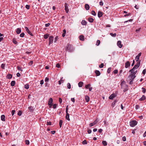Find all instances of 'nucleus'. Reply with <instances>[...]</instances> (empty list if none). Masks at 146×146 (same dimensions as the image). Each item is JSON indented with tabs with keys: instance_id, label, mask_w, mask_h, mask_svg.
I'll return each mask as SVG.
<instances>
[{
	"instance_id": "nucleus-1",
	"label": "nucleus",
	"mask_w": 146,
	"mask_h": 146,
	"mask_svg": "<svg viewBox=\"0 0 146 146\" xmlns=\"http://www.w3.org/2000/svg\"><path fill=\"white\" fill-rule=\"evenodd\" d=\"M131 71L130 70L129 71V72H131V74L129 75V76L131 77V79H132L134 80L135 78L136 77V76L135 74H136L137 72V70H133V71Z\"/></svg>"
},
{
	"instance_id": "nucleus-2",
	"label": "nucleus",
	"mask_w": 146,
	"mask_h": 146,
	"mask_svg": "<svg viewBox=\"0 0 146 146\" xmlns=\"http://www.w3.org/2000/svg\"><path fill=\"white\" fill-rule=\"evenodd\" d=\"M74 50L73 46L70 44H67L66 46V50L69 52H72Z\"/></svg>"
},
{
	"instance_id": "nucleus-3",
	"label": "nucleus",
	"mask_w": 146,
	"mask_h": 146,
	"mask_svg": "<svg viewBox=\"0 0 146 146\" xmlns=\"http://www.w3.org/2000/svg\"><path fill=\"white\" fill-rule=\"evenodd\" d=\"M137 122L136 120H133L129 122V124L131 127H133L136 125Z\"/></svg>"
},
{
	"instance_id": "nucleus-4",
	"label": "nucleus",
	"mask_w": 146,
	"mask_h": 146,
	"mask_svg": "<svg viewBox=\"0 0 146 146\" xmlns=\"http://www.w3.org/2000/svg\"><path fill=\"white\" fill-rule=\"evenodd\" d=\"M140 64V61H138L136 64H135L134 67L131 70V71H133V70H136V69L139 66Z\"/></svg>"
},
{
	"instance_id": "nucleus-5",
	"label": "nucleus",
	"mask_w": 146,
	"mask_h": 146,
	"mask_svg": "<svg viewBox=\"0 0 146 146\" xmlns=\"http://www.w3.org/2000/svg\"><path fill=\"white\" fill-rule=\"evenodd\" d=\"M49 44L50 45V44H52L53 42L54 37L53 36H51L49 37Z\"/></svg>"
},
{
	"instance_id": "nucleus-6",
	"label": "nucleus",
	"mask_w": 146,
	"mask_h": 146,
	"mask_svg": "<svg viewBox=\"0 0 146 146\" xmlns=\"http://www.w3.org/2000/svg\"><path fill=\"white\" fill-rule=\"evenodd\" d=\"M98 120L97 119H96L94 121V122L91 123L90 124V126L91 127L94 126V125L96 124L98 122Z\"/></svg>"
},
{
	"instance_id": "nucleus-7",
	"label": "nucleus",
	"mask_w": 146,
	"mask_h": 146,
	"mask_svg": "<svg viewBox=\"0 0 146 146\" xmlns=\"http://www.w3.org/2000/svg\"><path fill=\"white\" fill-rule=\"evenodd\" d=\"M68 4L66 3H65L64 4V6H65V10L66 12L67 13H68L69 12V9L68 8Z\"/></svg>"
},
{
	"instance_id": "nucleus-8",
	"label": "nucleus",
	"mask_w": 146,
	"mask_h": 146,
	"mask_svg": "<svg viewBox=\"0 0 146 146\" xmlns=\"http://www.w3.org/2000/svg\"><path fill=\"white\" fill-rule=\"evenodd\" d=\"M25 29L26 31H27V32L30 35H31V36H33V34L32 33H31V32H30L29 29L27 27H25Z\"/></svg>"
},
{
	"instance_id": "nucleus-9",
	"label": "nucleus",
	"mask_w": 146,
	"mask_h": 146,
	"mask_svg": "<svg viewBox=\"0 0 146 146\" xmlns=\"http://www.w3.org/2000/svg\"><path fill=\"white\" fill-rule=\"evenodd\" d=\"M116 96V95L114 93L112 94L109 97V98L110 99L113 100V99Z\"/></svg>"
},
{
	"instance_id": "nucleus-10",
	"label": "nucleus",
	"mask_w": 146,
	"mask_h": 146,
	"mask_svg": "<svg viewBox=\"0 0 146 146\" xmlns=\"http://www.w3.org/2000/svg\"><path fill=\"white\" fill-rule=\"evenodd\" d=\"M130 62L129 61H127L125 63V67L126 68H127L130 66Z\"/></svg>"
},
{
	"instance_id": "nucleus-11",
	"label": "nucleus",
	"mask_w": 146,
	"mask_h": 146,
	"mask_svg": "<svg viewBox=\"0 0 146 146\" xmlns=\"http://www.w3.org/2000/svg\"><path fill=\"white\" fill-rule=\"evenodd\" d=\"M117 44L118 47L120 48H121L123 46V45L121 44V42L120 40L117 41Z\"/></svg>"
},
{
	"instance_id": "nucleus-12",
	"label": "nucleus",
	"mask_w": 146,
	"mask_h": 146,
	"mask_svg": "<svg viewBox=\"0 0 146 146\" xmlns=\"http://www.w3.org/2000/svg\"><path fill=\"white\" fill-rule=\"evenodd\" d=\"M98 17L99 18H100L103 15L102 12L100 11H98Z\"/></svg>"
},
{
	"instance_id": "nucleus-13",
	"label": "nucleus",
	"mask_w": 146,
	"mask_h": 146,
	"mask_svg": "<svg viewBox=\"0 0 146 146\" xmlns=\"http://www.w3.org/2000/svg\"><path fill=\"white\" fill-rule=\"evenodd\" d=\"M66 119L68 120V121H70V119L69 118V114L68 112L66 113Z\"/></svg>"
},
{
	"instance_id": "nucleus-14",
	"label": "nucleus",
	"mask_w": 146,
	"mask_h": 146,
	"mask_svg": "<svg viewBox=\"0 0 146 146\" xmlns=\"http://www.w3.org/2000/svg\"><path fill=\"white\" fill-rule=\"evenodd\" d=\"M21 28H18L17 29L16 33L17 34H19L21 32Z\"/></svg>"
},
{
	"instance_id": "nucleus-15",
	"label": "nucleus",
	"mask_w": 146,
	"mask_h": 146,
	"mask_svg": "<svg viewBox=\"0 0 146 146\" xmlns=\"http://www.w3.org/2000/svg\"><path fill=\"white\" fill-rule=\"evenodd\" d=\"M5 116L4 115H2L1 116V120L3 121H5Z\"/></svg>"
},
{
	"instance_id": "nucleus-16",
	"label": "nucleus",
	"mask_w": 146,
	"mask_h": 146,
	"mask_svg": "<svg viewBox=\"0 0 146 146\" xmlns=\"http://www.w3.org/2000/svg\"><path fill=\"white\" fill-rule=\"evenodd\" d=\"M84 84V83L82 82H80L78 83V86L79 87H82Z\"/></svg>"
},
{
	"instance_id": "nucleus-17",
	"label": "nucleus",
	"mask_w": 146,
	"mask_h": 146,
	"mask_svg": "<svg viewBox=\"0 0 146 146\" xmlns=\"http://www.w3.org/2000/svg\"><path fill=\"white\" fill-rule=\"evenodd\" d=\"M85 8L87 10H88L89 9L90 6L89 5L87 4H86L85 6Z\"/></svg>"
},
{
	"instance_id": "nucleus-18",
	"label": "nucleus",
	"mask_w": 146,
	"mask_h": 146,
	"mask_svg": "<svg viewBox=\"0 0 146 146\" xmlns=\"http://www.w3.org/2000/svg\"><path fill=\"white\" fill-rule=\"evenodd\" d=\"M95 72L97 76H99L100 74V73L99 70H96L95 71Z\"/></svg>"
},
{
	"instance_id": "nucleus-19",
	"label": "nucleus",
	"mask_w": 146,
	"mask_h": 146,
	"mask_svg": "<svg viewBox=\"0 0 146 146\" xmlns=\"http://www.w3.org/2000/svg\"><path fill=\"white\" fill-rule=\"evenodd\" d=\"M145 99V97L144 95H143L142 96V97L141 98H140L139 99V100L140 101H142L144 100Z\"/></svg>"
},
{
	"instance_id": "nucleus-20",
	"label": "nucleus",
	"mask_w": 146,
	"mask_h": 146,
	"mask_svg": "<svg viewBox=\"0 0 146 146\" xmlns=\"http://www.w3.org/2000/svg\"><path fill=\"white\" fill-rule=\"evenodd\" d=\"M88 21L90 23H92L94 21V19L92 18L89 17L88 18Z\"/></svg>"
},
{
	"instance_id": "nucleus-21",
	"label": "nucleus",
	"mask_w": 146,
	"mask_h": 146,
	"mask_svg": "<svg viewBox=\"0 0 146 146\" xmlns=\"http://www.w3.org/2000/svg\"><path fill=\"white\" fill-rule=\"evenodd\" d=\"M85 99L86 102H88L90 100V98L88 96H86L85 97Z\"/></svg>"
},
{
	"instance_id": "nucleus-22",
	"label": "nucleus",
	"mask_w": 146,
	"mask_h": 146,
	"mask_svg": "<svg viewBox=\"0 0 146 146\" xmlns=\"http://www.w3.org/2000/svg\"><path fill=\"white\" fill-rule=\"evenodd\" d=\"M53 102V99L52 98H50L48 102V104L50 105L51 104H52Z\"/></svg>"
},
{
	"instance_id": "nucleus-23",
	"label": "nucleus",
	"mask_w": 146,
	"mask_h": 146,
	"mask_svg": "<svg viewBox=\"0 0 146 146\" xmlns=\"http://www.w3.org/2000/svg\"><path fill=\"white\" fill-rule=\"evenodd\" d=\"M6 77L8 79H11L12 77V75L11 74H8L7 75Z\"/></svg>"
},
{
	"instance_id": "nucleus-24",
	"label": "nucleus",
	"mask_w": 146,
	"mask_h": 146,
	"mask_svg": "<svg viewBox=\"0 0 146 146\" xmlns=\"http://www.w3.org/2000/svg\"><path fill=\"white\" fill-rule=\"evenodd\" d=\"M63 78V77L61 78L60 80L58 81V83L59 85H60L62 83L64 82V80H62Z\"/></svg>"
},
{
	"instance_id": "nucleus-25",
	"label": "nucleus",
	"mask_w": 146,
	"mask_h": 146,
	"mask_svg": "<svg viewBox=\"0 0 146 146\" xmlns=\"http://www.w3.org/2000/svg\"><path fill=\"white\" fill-rule=\"evenodd\" d=\"M79 39L80 40L83 41L84 40V36L83 35H81L79 36Z\"/></svg>"
},
{
	"instance_id": "nucleus-26",
	"label": "nucleus",
	"mask_w": 146,
	"mask_h": 146,
	"mask_svg": "<svg viewBox=\"0 0 146 146\" xmlns=\"http://www.w3.org/2000/svg\"><path fill=\"white\" fill-rule=\"evenodd\" d=\"M87 22L85 20H82L81 22V24L82 25H86L87 24Z\"/></svg>"
},
{
	"instance_id": "nucleus-27",
	"label": "nucleus",
	"mask_w": 146,
	"mask_h": 146,
	"mask_svg": "<svg viewBox=\"0 0 146 146\" xmlns=\"http://www.w3.org/2000/svg\"><path fill=\"white\" fill-rule=\"evenodd\" d=\"M15 81H12L11 83V85L12 86H13L15 85Z\"/></svg>"
},
{
	"instance_id": "nucleus-28",
	"label": "nucleus",
	"mask_w": 146,
	"mask_h": 146,
	"mask_svg": "<svg viewBox=\"0 0 146 146\" xmlns=\"http://www.w3.org/2000/svg\"><path fill=\"white\" fill-rule=\"evenodd\" d=\"M28 109L29 111H30L31 112H32L34 110L33 109V107L32 106L29 107Z\"/></svg>"
},
{
	"instance_id": "nucleus-29",
	"label": "nucleus",
	"mask_w": 146,
	"mask_h": 146,
	"mask_svg": "<svg viewBox=\"0 0 146 146\" xmlns=\"http://www.w3.org/2000/svg\"><path fill=\"white\" fill-rule=\"evenodd\" d=\"M49 36V35L48 34H46L44 35V38L45 39H46Z\"/></svg>"
},
{
	"instance_id": "nucleus-30",
	"label": "nucleus",
	"mask_w": 146,
	"mask_h": 146,
	"mask_svg": "<svg viewBox=\"0 0 146 146\" xmlns=\"http://www.w3.org/2000/svg\"><path fill=\"white\" fill-rule=\"evenodd\" d=\"M117 102V100H115L112 103L111 106L113 107H114L115 104Z\"/></svg>"
},
{
	"instance_id": "nucleus-31",
	"label": "nucleus",
	"mask_w": 146,
	"mask_h": 146,
	"mask_svg": "<svg viewBox=\"0 0 146 146\" xmlns=\"http://www.w3.org/2000/svg\"><path fill=\"white\" fill-rule=\"evenodd\" d=\"M102 143L104 146H106L107 145V142L105 141H102Z\"/></svg>"
},
{
	"instance_id": "nucleus-32",
	"label": "nucleus",
	"mask_w": 146,
	"mask_h": 146,
	"mask_svg": "<svg viewBox=\"0 0 146 146\" xmlns=\"http://www.w3.org/2000/svg\"><path fill=\"white\" fill-rule=\"evenodd\" d=\"M91 86V85L90 84H88L85 86V87L86 89H88Z\"/></svg>"
},
{
	"instance_id": "nucleus-33",
	"label": "nucleus",
	"mask_w": 146,
	"mask_h": 146,
	"mask_svg": "<svg viewBox=\"0 0 146 146\" xmlns=\"http://www.w3.org/2000/svg\"><path fill=\"white\" fill-rule=\"evenodd\" d=\"M62 120H60L59 124L60 127H62Z\"/></svg>"
},
{
	"instance_id": "nucleus-34",
	"label": "nucleus",
	"mask_w": 146,
	"mask_h": 146,
	"mask_svg": "<svg viewBox=\"0 0 146 146\" xmlns=\"http://www.w3.org/2000/svg\"><path fill=\"white\" fill-rule=\"evenodd\" d=\"M25 88L27 89H28L29 88V86L28 84H26L25 85Z\"/></svg>"
},
{
	"instance_id": "nucleus-35",
	"label": "nucleus",
	"mask_w": 146,
	"mask_h": 146,
	"mask_svg": "<svg viewBox=\"0 0 146 146\" xmlns=\"http://www.w3.org/2000/svg\"><path fill=\"white\" fill-rule=\"evenodd\" d=\"M110 35L112 36L113 37H115V36H116V33H114V34H113V33H110Z\"/></svg>"
},
{
	"instance_id": "nucleus-36",
	"label": "nucleus",
	"mask_w": 146,
	"mask_h": 146,
	"mask_svg": "<svg viewBox=\"0 0 146 146\" xmlns=\"http://www.w3.org/2000/svg\"><path fill=\"white\" fill-rule=\"evenodd\" d=\"M100 41L99 40H98L96 41V45L97 46H98L100 44Z\"/></svg>"
},
{
	"instance_id": "nucleus-37",
	"label": "nucleus",
	"mask_w": 146,
	"mask_h": 146,
	"mask_svg": "<svg viewBox=\"0 0 146 146\" xmlns=\"http://www.w3.org/2000/svg\"><path fill=\"white\" fill-rule=\"evenodd\" d=\"M5 64H2L1 66V67L3 69H5Z\"/></svg>"
},
{
	"instance_id": "nucleus-38",
	"label": "nucleus",
	"mask_w": 146,
	"mask_h": 146,
	"mask_svg": "<svg viewBox=\"0 0 146 146\" xmlns=\"http://www.w3.org/2000/svg\"><path fill=\"white\" fill-rule=\"evenodd\" d=\"M91 14L94 16H95L96 15L95 12L93 10L92 11Z\"/></svg>"
},
{
	"instance_id": "nucleus-39",
	"label": "nucleus",
	"mask_w": 146,
	"mask_h": 146,
	"mask_svg": "<svg viewBox=\"0 0 146 146\" xmlns=\"http://www.w3.org/2000/svg\"><path fill=\"white\" fill-rule=\"evenodd\" d=\"M82 144L83 145H86L87 144V143L86 140H84L82 141Z\"/></svg>"
},
{
	"instance_id": "nucleus-40",
	"label": "nucleus",
	"mask_w": 146,
	"mask_h": 146,
	"mask_svg": "<svg viewBox=\"0 0 146 146\" xmlns=\"http://www.w3.org/2000/svg\"><path fill=\"white\" fill-rule=\"evenodd\" d=\"M67 87L68 89L71 88V84L70 83H68L67 84Z\"/></svg>"
},
{
	"instance_id": "nucleus-41",
	"label": "nucleus",
	"mask_w": 146,
	"mask_h": 146,
	"mask_svg": "<svg viewBox=\"0 0 146 146\" xmlns=\"http://www.w3.org/2000/svg\"><path fill=\"white\" fill-rule=\"evenodd\" d=\"M17 69L18 70H20L21 71H22L23 70L21 69V68L19 66H18L17 67Z\"/></svg>"
},
{
	"instance_id": "nucleus-42",
	"label": "nucleus",
	"mask_w": 146,
	"mask_h": 146,
	"mask_svg": "<svg viewBox=\"0 0 146 146\" xmlns=\"http://www.w3.org/2000/svg\"><path fill=\"white\" fill-rule=\"evenodd\" d=\"M111 68H108V70H107V72L108 74H109L111 71Z\"/></svg>"
},
{
	"instance_id": "nucleus-43",
	"label": "nucleus",
	"mask_w": 146,
	"mask_h": 146,
	"mask_svg": "<svg viewBox=\"0 0 146 146\" xmlns=\"http://www.w3.org/2000/svg\"><path fill=\"white\" fill-rule=\"evenodd\" d=\"M25 144L26 145H28L29 144V141L28 140H27L25 141Z\"/></svg>"
},
{
	"instance_id": "nucleus-44",
	"label": "nucleus",
	"mask_w": 146,
	"mask_h": 146,
	"mask_svg": "<svg viewBox=\"0 0 146 146\" xmlns=\"http://www.w3.org/2000/svg\"><path fill=\"white\" fill-rule=\"evenodd\" d=\"M133 21V19H130L129 20H127V21H125L124 22V23H127L128 22H131V21Z\"/></svg>"
},
{
	"instance_id": "nucleus-45",
	"label": "nucleus",
	"mask_w": 146,
	"mask_h": 146,
	"mask_svg": "<svg viewBox=\"0 0 146 146\" xmlns=\"http://www.w3.org/2000/svg\"><path fill=\"white\" fill-rule=\"evenodd\" d=\"M22 112L21 111H19L18 113V115L19 116H21L22 115Z\"/></svg>"
},
{
	"instance_id": "nucleus-46",
	"label": "nucleus",
	"mask_w": 146,
	"mask_h": 146,
	"mask_svg": "<svg viewBox=\"0 0 146 146\" xmlns=\"http://www.w3.org/2000/svg\"><path fill=\"white\" fill-rule=\"evenodd\" d=\"M139 57H138V56H137L135 58V60L136 61H137V62L139 61Z\"/></svg>"
},
{
	"instance_id": "nucleus-47",
	"label": "nucleus",
	"mask_w": 146,
	"mask_h": 146,
	"mask_svg": "<svg viewBox=\"0 0 146 146\" xmlns=\"http://www.w3.org/2000/svg\"><path fill=\"white\" fill-rule=\"evenodd\" d=\"M25 35V34L24 33H22L20 35V36L21 37H23Z\"/></svg>"
},
{
	"instance_id": "nucleus-48",
	"label": "nucleus",
	"mask_w": 146,
	"mask_h": 146,
	"mask_svg": "<svg viewBox=\"0 0 146 146\" xmlns=\"http://www.w3.org/2000/svg\"><path fill=\"white\" fill-rule=\"evenodd\" d=\"M122 140L123 141H125L126 140V138L125 136H123L122 138Z\"/></svg>"
},
{
	"instance_id": "nucleus-49",
	"label": "nucleus",
	"mask_w": 146,
	"mask_h": 146,
	"mask_svg": "<svg viewBox=\"0 0 146 146\" xmlns=\"http://www.w3.org/2000/svg\"><path fill=\"white\" fill-rule=\"evenodd\" d=\"M58 36H56L55 38L54 39V42H56L57 41V40L58 39Z\"/></svg>"
},
{
	"instance_id": "nucleus-50",
	"label": "nucleus",
	"mask_w": 146,
	"mask_h": 146,
	"mask_svg": "<svg viewBox=\"0 0 146 146\" xmlns=\"http://www.w3.org/2000/svg\"><path fill=\"white\" fill-rule=\"evenodd\" d=\"M30 7V6L28 5H27L25 6L26 8L28 9H29Z\"/></svg>"
},
{
	"instance_id": "nucleus-51",
	"label": "nucleus",
	"mask_w": 146,
	"mask_h": 146,
	"mask_svg": "<svg viewBox=\"0 0 146 146\" xmlns=\"http://www.w3.org/2000/svg\"><path fill=\"white\" fill-rule=\"evenodd\" d=\"M104 66L103 63H101V64L99 66V67L100 68H102Z\"/></svg>"
},
{
	"instance_id": "nucleus-52",
	"label": "nucleus",
	"mask_w": 146,
	"mask_h": 146,
	"mask_svg": "<svg viewBox=\"0 0 146 146\" xmlns=\"http://www.w3.org/2000/svg\"><path fill=\"white\" fill-rule=\"evenodd\" d=\"M130 15L131 13H128L126 14L125 15H124V16L125 17H126L129 16Z\"/></svg>"
},
{
	"instance_id": "nucleus-53",
	"label": "nucleus",
	"mask_w": 146,
	"mask_h": 146,
	"mask_svg": "<svg viewBox=\"0 0 146 146\" xmlns=\"http://www.w3.org/2000/svg\"><path fill=\"white\" fill-rule=\"evenodd\" d=\"M118 72V70H115L113 71V73L114 74H116Z\"/></svg>"
},
{
	"instance_id": "nucleus-54",
	"label": "nucleus",
	"mask_w": 146,
	"mask_h": 146,
	"mask_svg": "<svg viewBox=\"0 0 146 146\" xmlns=\"http://www.w3.org/2000/svg\"><path fill=\"white\" fill-rule=\"evenodd\" d=\"M57 106V104H54L53 105V108L54 109H55L56 108Z\"/></svg>"
},
{
	"instance_id": "nucleus-55",
	"label": "nucleus",
	"mask_w": 146,
	"mask_h": 146,
	"mask_svg": "<svg viewBox=\"0 0 146 146\" xmlns=\"http://www.w3.org/2000/svg\"><path fill=\"white\" fill-rule=\"evenodd\" d=\"M33 64V61H30L29 63V65H31Z\"/></svg>"
},
{
	"instance_id": "nucleus-56",
	"label": "nucleus",
	"mask_w": 146,
	"mask_h": 146,
	"mask_svg": "<svg viewBox=\"0 0 146 146\" xmlns=\"http://www.w3.org/2000/svg\"><path fill=\"white\" fill-rule=\"evenodd\" d=\"M142 92L143 93H145V92H146V90H145V89L144 88H142Z\"/></svg>"
},
{
	"instance_id": "nucleus-57",
	"label": "nucleus",
	"mask_w": 146,
	"mask_h": 146,
	"mask_svg": "<svg viewBox=\"0 0 146 146\" xmlns=\"http://www.w3.org/2000/svg\"><path fill=\"white\" fill-rule=\"evenodd\" d=\"M87 131L89 134H90L92 132V130L90 129H88Z\"/></svg>"
},
{
	"instance_id": "nucleus-58",
	"label": "nucleus",
	"mask_w": 146,
	"mask_h": 146,
	"mask_svg": "<svg viewBox=\"0 0 146 146\" xmlns=\"http://www.w3.org/2000/svg\"><path fill=\"white\" fill-rule=\"evenodd\" d=\"M136 130V129H135L133 130L132 131V133L134 135L135 133V131Z\"/></svg>"
},
{
	"instance_id": "nucleus-59",
	"label": "nucleus",
	"mask_w": 146,
	"mask_h": 146,
	"mask_svg": "<svg viewBox=\"0 0 146 146\" xmlns=\"http://www.w3.org/2000/svg\"><path fill=\"white\" fill-rule=\"evenodd\" d=\"M15 110H12V111H11V114H12V115L13 116L15 113Z\"/></svg>"
},
{
	"instance_id": "nucleus-60",
	"label": "nucleus",
	"mask_w": 146,
	"mask_h": 146,
	"mask_svg": "<svg viewBox=\"0 0 146 146\" xmlns=\"http://www.w3.org/2000/svg\"><path fill=\"white\" fill-rule=\"evenodd\" d=\"M146 70L145 69L144 70H143V72H142V74L144 75L145 74V73H146Z\"/></svg>"
},
{
	"instance_id": "nucleus-61",
	"label": "nucleus",
	"mask_w": 146,
	"mask_h": 146,
	"mask_svg": "<svg viewBox=\"0 0 146 146\" xmlns=\"http://www.w3.org/2000/svg\"><path fill=\"white\" fill-rule=\"evenodd\" d=\"M49 80V78H48L46 77L45 79V82H47Z\"/></svg>"
},
{
	"instance_id": "nucleus-62",
	"label": "nucleus",
	"mask_w": 146,
	"mask_h": 146,
	"mask_svg": "<svg viewBox=\"0 0 146 146\" xmlns=\"http://www.w3.org/2000/svg\"><path fill=\"white\" fill-rule=\"evenodd\" d=\"M139 108V106L138 105H136L135 106V109L137 110Z\"/></svg>"
},
{
	"instance_id": "nucleus-63",
	"label": "nucleus",
	"mask_w": 146,
	"mask_h": 146,
	"mask_svg": "<svg viewBox=\"0 0 146 146\" xmlns=\"http://www.w3.org/2000/svg\"><path fill=\"white\" fill-rule=\"evenodd\" d=\"M59 101L60 102V104H61L62 101V99L61 98H59Z\"/></svg>"
},
{
	"instance_id": "nucleus-64",
	"label": "nucleus",
	"mask_w": 146,
	"mask_h": 146,
	"mask_svg": "<svg viewBox=\"0 0 146 146\" xmlns=\"http://www.w3.org/2000/svg\"><path fill=\"white\" fill-rule=\"evenodd\" d=\"M50 25V23L46 24L45 25V26L46 27H49Z\"/></svg>"
}]
</instances>
